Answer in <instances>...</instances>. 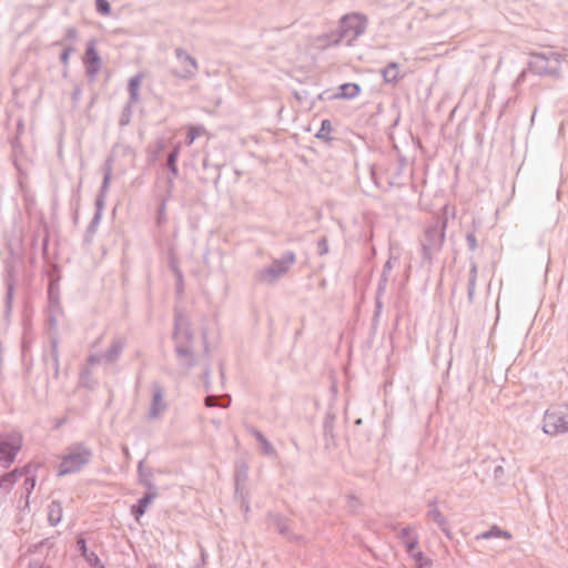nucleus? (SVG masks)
Masks as SVG:
<instances>
[{
  "label": "nucleus",
  "instance_id": "1",
  "mask_svg": "<svg viewBox=\"0 0 568 568\" xmlns=\"http://www.w3.org/2000/svg\"><path fill=\"white\" fill-rule=\"evenodd\" d=\"M542 429L549 435L568 432V412L562 408L547 410L544 417Z\"/></svg>",
  "mask_w": 568,
  "mask_h": 568
},
{
  "label": "nucleus",
  "instance_id": "2",
  "mask_svg": "<svg viewBox=\"0 0 568 568\" xmlns=\"http://www.w3.org/2000/svg\"><path fill=\"white\" fill-rule=\"evenodd\" d=\"M89 452L83 447H78L69 455H67L59 467V475H67L81 469V467L89 460Z\"/></svg>",
  "mask_w": 568,
  "mask_h": 568
},
{
  "label": "nucleus",
  "instance_id": "3",
  "mask_svg": "<svg viewBox=\"0 0 568 568\" xmlns=\"http://www.w3.org/2000/svg\"><path fill=\"white\" fill-rule=\"evenodd\" d=\"M366 27V18L358 13L345 16L342 20V37L353 40L362 34Z\"/></svg>",
  "mask_w": 568,
  "mask_h": 568
},
{
  "label": "nucleus",
  "instance_id": "4",
  "mask_svg": "<svg viewBox=\"0 0 568 568\" xmlns=\"http://www.w3.org/2000/svg\"><path fill=\"white\" fill-rule=\"evenodd\" d=\"M20 448V436L13 435L6 439H0V462L11 463Z\"/></svg>",
  "mask_w": 568,
  "mask_h": 568
},
{
  "label": "nucleus",
  "instance_id": "5",
  "mask_svg": "<svg viewBox=\"0 0 568 568\" xmlns=\"http://www.w3.org/2000/svg\"><path fill=\"white\" fill-rule=\"evenodd\" d=\"M83 61L90 75H95L99 72L101 60L93 41L88 44Z\"/></svg>",
  "mask_w": 568,
  "mask_h": 568
},
{
  "label": "nucleus",
  "instance_id": "6",
  "mask_svg": "<svg viewBox=\"0 0 568 568\" xmlns=\"http://www.w3.org/2000/svg\"><path fill=\"white\" fill-rule=\"evenodd\" d=\"M417 545V538L415 535L410 536L406 542L407 551L412 552V556L418 566V568H429L430 567V560L424 556L422 551L414 552V549Z\"/></svg>",
  "mask_w": 568,
  "mask_h": 568
},
{
  "label": "nucleus",
  "instance_id": "7",
  "mask_svg": "<svg viewBox=\"0 0 568 568\" xmlns=\"http://www.w3.org/2000/svg\"><path fill=\"white\" fill-rule=\"evenodd\" d=\"M361 92V88L356 83H344L341 85V94H338V98L343 99H353L357 97Z\"/></svg>",
  "mask_w": 568,
  "mask_h": 568
},
{
  "label": "nucleus",
  "instance_id": "8",
  "mask_svg": "<svg viewBox=\"0 0 568 568\" xmlns=\"http://www.w3.org/2000/svg\"><path fill=\"white\" fill-rule=\"evenodd\" d=\"M383 78L386 82H396L399 78L398 65L396 63L388 64L383 70Z\"/></svg>",
  "mask_w": 568,
  "mask_h": 568
},
{
  "label": "nucleus",
  "instance_id": "9",
  "mask_svg": "<svg viewBox=\"0 0 568 568\" xmlns=\"http://www.w3.org/2000/svg\"><path fill=\"white\" fill-rule=\"evenodd\" d=\"M152 498L153 497L151 495H146L139 500L138 505L132 507V513L136 519H139L145 513V509L151 503Z\"/></svg>",
  "mask_w": 568,
  "mask_h": 568
},
{
  "label": "nucleus",
  "instance_id": "10",
  "mask_svg": "<svg viewBox=\"0 0 568 568\" xmlns=\"http://www.w3.org/2000/svg\"><path fill=\"white\" fill-rule=\"evenodd\" d=\"M61 506L59 504L53 503L50 506L49 519L52 524H58L61 520Z\"/></svg>",
  "mask_w": 568,
  "mask_h": 568
},
{
  "label": "nucleus",
  "instance_id": "11",
  "mask_svg": "<svg viewBox=\"0 0 568 568\" xmlns=\"http://www.w3.org/2000/svg\"><path fill=\"white\" fill-rule=\"evenodd\" d=\"M201 134V129L197 126H190L186 135V143L191 145L194 140Z\"/></svg>",
  "mask_w": 568,
  "mask_h": 568
},
{
  "label": "nucleus",
  "instance_id": "12",
  "mask_svg": "<svg viewBox=\"0 0 568 568\" xmlns=\"http://www.w3.org/2000/svg\"><path fill=\"white\" fill-rule=\"evenodd\" d=\"M97 10L102 14H109L111 11L110 4L106 0H97Z\"/></svg>",
  "mask_w": 568,
  "mask_h": 568
},
{
  "label": "nucleus",
  "instance_id": "13",
  "mask_svg": "<svg viewBox=\"0 0 568 568\" xmlns=\"http://www.w3.org/2000/svg\"><path fill=\"white\" fill-rule=\"evenodd\" d=\"M17 474L18 471H13L11 474H7L6 476H3L1 479H0V487L4 486V485H11L13 484L16 477H17Z\"/></svg>",
  "mask_w": 568,
  "mask_h": 568
},
{
  "label": "nucleus",
  "instance_id": "14",
  "mask_svg": "<svg viewBox=\"0 0 568 568\" xmlns=\"http://www.w3.org/2000/svg\"><path fill=\"white\" fill-rule=\"evenodd\" d=\"M139 85H140V78L139 77H135V78L131 79L130 88H131L133 94H135Z\"/></svg>",
  "mask_w": 568,
  "mask_h": 568
},
{
  "label": "nucleus",
  "instance_id": "15",
  "mask_svg": "<svg viewBox=\"0 0 568 568\" xmlns=\"http://www.w3.org/2000/svg\"><path fill=\"white\" fill-rule=\"evenodd\" d=\"M331 130H332V124H331V122H329L328 120H324V121L322 122V129H321V131H320V134H318V135H321V134H322V133H324V132L329 133V132H331Z\"/></svg>",
  "mask_w": 568,
  "mask_h": 568
},
{
  "label": "nucleus",
  "instance_id": "16",
  "mask_svg": "<svg viewBox=\"0 0 568 568\" xmlns=\"http://www.w3.org/2000/svg\"><path fill=\"white\" fill-rule=\"evenodd\" d=\"M178 152L174 151L169 155L168 163L172 168L173 171H175V161H176Z\"/></svg>",
  "mask_w": 568,
  "mask_h": 568
},
{
  "label": "nucleus",
  "instance_id": "17",
  "mask_svg": "<svg viewBox=\"0 0 568 568\" xmlns=\"http://www.w3.org/2000/svg\"><path fill=\"white\" fill-rule=\"evenodd\" d=\"M185 63H187V65L191 67V71L195 70L196 69V63L193 59L189 58V57H184L182 59Z\"/></svg>",
  "mask_w": 568,
  "mask_h": 568
},
{
  "label": "nucleus",
  "instance_id": "18",
  "mask_svg": "<svg viewBox=\"0 0 568 568\" xmlns=\"http://www.w3.org/2000/svg\"><path fill=\"white\" fill-rule=\"evenodd\" d=\"M63 63H68V60H69V51H64L62 57H61Z\"/></svg>",
  "mask_w": 568,
  "mask_h": 568
},
{
  "label": "nucleus",
  "instance_id": "19",
  "mask_svg": "<svg viewBox=\"0 0 568 568\" xmlns=\"http://www.w3.org/2000/svg\"><path fill=\"white\" fill-rule=\"evenodd\" d=\"M27 483L30 485V488L34 487L36 481H34L33 478L32 479H27Z\"/></svg>",
  "mask_w": 568,
  "mask_h": 568
},
{
  "label": "nucleus",
  "instance_id": "20",
  "mask_svg": "<svg viewBox=\"0 0 568 568\" xmlns=\"http://www.w3.org/2000/svg\"><path fill=\"white\" fill-rule=\"evenodd\" d=\"M154 400L159 403L161 400V394H155Z\"/></svg>",
  "mask_w": 568,
  "mask_h": 568
},
{
  "label": "nucleus",
  "instance_id": "21",
  "mask_svg": "<svg viewBox=\"0 0 568 568\" xmlns=\"http://www.w3.org/2000/svg\"><path fill=\"white\" fill-rule=\"evenodd\" d=\"M206 405H207V406H211V405H212V403H211V398H210V397H207V398H206Z\"/></svg>",
  "mask_w": 568,
  "mask_h": 568
},
{
  "label": "nucleus",
  "instance_id": "22",
  "mask_svg": "<svg viewBox=\"0 0 568 568\" xmlns=\"http://www.w3.org/2000/svg\"><path fill=\"white\" fill-rule=\"evenodd\" d=\"M89 560H90V561H93V560H94V561H98V558H97V557H94V558H89Z\"/></svg>",
  "mask_w": 568,
  "mask_h": 568
},
{
  "label": "nucleus",
  "instance_id": "23",
  "mask_svg": "<svg viewBox=\"0 0 568 568\" xmlns=\"http://www.w3.org/2000/svg\"><path fill=\"white\" fill-rule=\"evenodd\" d=\"M81 547L84 549V541H80Z\"/></svg>",
  "mask_w": 568,
  "mask_h": 568
}]
</instances>
